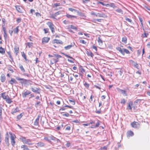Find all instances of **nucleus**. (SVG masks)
I'll return each mask as SVG.
<instances>
[{
  "label": "nucleus",
  "instance_id": "f257e3e1",
  "mask_svg": "<svg viewBox=\"0 0 150 150\" xmlns=\"http://www.w3.org/2000/svg\"><path fill=\"white\" fill-rule=\"evenodd\" d=\"M116 49L120 53H121L123 55H124L125 54V53L127 54H130L129 51L127 49L125 48H121L120 47H116Z\"/></svg>",
  "mask_w": 150,
  "mask_h": 150
},
{
  "label": "nucleus",
  "instance_id": "f03ea898",
  "mask_svg": "<svg viewBox=\"0 0 150 150\" xmlns=\"http://www.w3.org/2000/svg\"><path fill=\"white\" fill-rule=\"evenodd\" d=\"M9 134L10 135L11 143L13 146H14L16 143L15 139L16 138V137L14 134L12 132H9Z\"/></svg>",
  "mask_w": 150,
  "mask_h": 150
},
{
  "label": "nucleus",
  "instance_id": "7ed1b4c3",
  "mask_svg": "<svg viewBox=\"0 0 150 150\" xmlns=\"http://www.w3.org/2000/svg\"><path fill=\"white\" fill-rule=\"evenodd\" d=\"M46 24L50 29L52 33H54L55 32L54 26L52 22L49 21L47 22Z\"/></svg>",
  "mask_w": 150,
  "mask_h": 150
},
{
  "label": "nucleus",
  "instance_id": "20e7f679",
  "mask_svg": "<svg viewBox=\"0 0 150 150\" xmlns=\"http://www.w3.org/2000/svg\"><path fill=\"white\" fill-rule=\"evenodd\" d=\"M31 93V92L30 91L27 90L25 89L22 93V95L23 98H25Z\"/></svg>",
  "mask_w": 150,
  "mask_h": 150
},
{
  "label": "nucleus",
  "instance_id": "39448f33",
  "mask_svg": "<svg viewBox=\"0 0 150 150\" xmlns=\"http://www.w3.org/2000/svg\"><path fill=\"white\" fill-rule=\"evenodd\" d=\"M131 125L132 127L135 128H138L140 126V124L138 122L135 121L131 123Z\"/></svg>",
  "mask_w": 150,
  "mask_h": 150
},
{
  "label": "nucleus",
  "instance_id": "423d86ee",
  "mask_svg": "<svg viewBox=\"0 0 150 150\" xmlns=\"http://www.w3.org/2000/svg\"><path fill=\"white\" fill-rule=\"evenodd\" d=\"M129 62L133 66H134L135 67L137 68L138 69H139V65L136 62L133 61L132 60H129Z\"/></svg>",
  "mask_w": 150,
  "mask_h": 150
},
{
  "label": "nucleus",
  "instance_id": "0eeeda50",
  "mask_svg": "<svg viewBox=\"0 0 150 150\" xmlns=\"http://www.w3.org/2000/svg\"><path fill=\"white\" fill-rule=\"evenodd\" d=\"M31 90L33 92L35 93L38 94L40 93V89L36 87L31 88Z\"/></svg>",
  "mask_w": 150,
  "mask_h": 150
},
{
  "label": "nucleus",
  "instance_id": "6e6552de",
  "mask_svg": "<svg viewBox=\"0 0 150 150\" xmlns=\"http://www.w3.org/2000/svg\"><path fill=\"white\" fill-rule=\"evenodd\" d=\"M40 117V115H38V117L36 119L34 122V125L35 126H38L39 120Z\"/></svg>",
  "mask_w": 150,
  "mask_h": 150
},
{
  "label": "nucleus",
  "instance_id": "1a4fd4ad",
  "mask_svg": "<svg viewBox=\"0 0 150 150\" xmlns=\"http://www.w3.org/2000/svg\"><path fill=\"white\" fill-rule=\"evenodd\" d=\"M50 40V38L44 37L42 39V43L43 44L47 43Z\"/></svg>",
  "mask_w": 150,
  "mask_h": 150
},
{
  "label": "nucleus",
  "instance_id": "9d476101",
  "mask_svg": "<svg viewBox=\"0 0 150 150\" xmlns=\"http://www.w3.org/2000/svg\"><path fill=\"white\" fill-rule=\"evenodd\" d=\"M15 8L16 10L18 12L21 13H23L22 11L23 10V8L21 6H15Z\"/></svg>",
  "mask_w": 150,
  "mask_h": 150
},
{
  "label": "nucleus",
  "instance_id": "9b49d317",
  "mask_svg": "<svg viewBox=\"0 0 150 150\" xmlns=\"http://www.w3.org/2000/svg\"><path fill=\"white\" fill-rule=\"evenodd\" d=\"M49 140H50V141L51 140H53L57 141V142H60V141L58 139H57V138H56V137H54V136H49Z\"/></svg>",
  "mask_w": 150,
  "mask_h": 150
},
{
  "label": "nucleus",
  "instance_id": "f8f14e48",
  "mask_svg": "<svg viewBox=\"0 0 150 150\" xmlns=\"http://www.w3.org/2000/svg\"><path fill=\"white\" fill-rule=\"evenodd\" d=\"M117 89L119 92H121V93L123 95H125V96H127V95L126 93V92L125 90L120 89L119 88H117Z\"/></svg>",
  "mask_w": 150,
  "mask_h": 150
},
{
  "label": "nucleus",
  "instance_id": "ddd939ff",
  "mask_svg": "<svg viewBox=\"0 0 150 150\" xmlns=\"http://www.w3.org/2000/svg\"><path fill=\"white\" fill-rule=\"evenodd\" d=\"M66 16L69 18H70L72 20L74 18H77V16H73L69 15V14H68L67 13L66 15Z\"/></svg>",
  "mask_w": 150,
  "mask_h": 150
},
{
  "label": "nucleus",
  "instance_id": "4468645a",
  "mask_svg": "<svg viewBox=\"0 0 150 150\" xmlns=\"http://www.w3.org/2000/svg\"><path fill=\"white\" fill-rule=\"evenodd\" d=\"M97 122L96 123V125H92V126L91 127V128H96V127H98L100 125V121L99 120H97Z\"/></svg>",
  "mask_w": 150,
  "mask_h": 150
},
{
  "label": "nucleus",
  "instance_id": "2eb2a0df",
  "mask_svg": "<svg viewBox=\"0 0 150 150\" xmlns=\"http://www.w3.org/2000/svg\"><path fill=\"white\" fill-rule=\"evenodd\" d=\"M19 111V109L18 107H17L15 109H13L11 111V113L14 115L15 113L18 112Z\"/></svg>",
  "mask_w": 150,
  "mask_h": 150
},
{
  "label": "nucleus",
  "instance_id": "dca6fc26",
  "mask_svg": "<svg viewBox=\"0 0 150 150\" xmlns=\"http://www.w3.org/2000/svg\"><path fill=\"white\" fill-rule=\"evenodd\" d=\"M8 82L11 85H13L14 83L16 84L17 83V82L16 80L13 78H11V80L8 81Z\"/></svg>",
  "mask_w": 150,
  "mask_h": 150
},
{
  "label": "nucleus",
  "instance_id": "f3484780",
  "mask_svg": "<svg viewBox=\"0 0 150 150\" xmlns=\"http://www.w3.org/2000/svg\"><path fill=\"white\" fill-rule=\"evenodd\" d=\"M0 79L1 82H4L5 81L6 77L4 74H1L0 77Z\"/></svg>",
  "mask_w": 150,
  "mask_h": 150
},
{
  "label": "nucleus",
  "instance_id": "a211bd4d",
  "mask_svg": "<svg viewBox=\"0 0 150 150\" xmlns=\"http://www.w3.org/2000/svg\"><path fill=\"white\" fill-rule=\"evenodd\" d=\"M16 79L17 80L22 81L23 83H26L27 81V80L18 77H16Z\"/></svg>",
  "mask_w": 150,
  "mask_h": 150
},
{
  "label": "nucleus",
  "instance_id": "6ab92c4d",
  "mask_svg": "<svg viewBox=\"0 0 150 150\" xmlns=\"http://www.w3.org/2000/svg\"><path fill=\"white\" fill-rule=\"evenodd\" d=\"M61 13V12L60 11H58L54 14H53L52 15V17L53 18H55V17L57 16V15L60 14Z\"/></svg>",
  "mask_w": 150,
  "mask_h": 150
},
{
  "label": "nucleus",
  "instance_id": "aec40b11",
  "mask_svg": "<svg viewBox=\"0 0 150 150\" xmlns=\"http://www.w3.org/2000/svg\"><path fill=\"white\" fill-rule=\"evenodd\" d=\"M24 143L27 144L29 145H32V143L31 142L30 140L29 139H26Z\"/></svg>",
  "mask_w": 150,
  "mask_h": 150
},
{
  "label": "nucleus",
  "instance_id": "412c9836",
  "mask_svg": "<svg viewBox=\"0 0 150 150\" xmlns=\"http://www.w3.org/2000/svg\"><path fill=\"white\" fill-rule=\"evenodd\" d=\"M7 96L8 97L5 100L8 104H11L12 102V101L11 100L8 95H7Z\"/></svg>",
  "mask_w": 150,
  "mask_h": 150
},
{
  "label": "nucleus",
  "instance_id": "4be33fe9",
  "mask_svg": "<svg viewBox=\"0 0 150 150\" xmlns=\"http://www.w3.org/2000/svg\"><path fill=\"white\" fill-rule=\"evenodd\" d=\"M134 133L131 131H130L127 132V137H129L134 135Z\"/></svg>",
  "mask_w": 150,
  "mask_h": 150
},
{
  "label": "nucleus",
  "instance_id": "5701e85b",
  "mask_svg": "<svg viewBox=\"0 0 150 150\" xmlns=\"http://www.w3.org/2000/svg\"><path fill=\"white\" fill-rule=\"evenodd\" d=\"M54 42L58 44H63V42L60 40L55 39L54 40Z\"/></svg>",
  "mask_w": 150,
  "mask_h": 150
},
{
  "label": "nucleus",
  "instance_id": "b1692460",
  "mask_svg": "<svg viewBox=\"0 0 150 150\" xmlns=\"http://www.w3.org/2000/svg\"><path fill=\"white\" fill-rule=\"evenodd\" d=\"M37 146L38 147H43L45 144L44 143L41 142H38L36 144Z\"/></svg>",
  "mask_w": 150,
  "mask_h": 150
},
{
  "label": "nucleus",
  "instance_id": "393cba45",
  "mask_svg": "<svg viewBox=\"0 0 150 150\" xmlns=\"http://www.w3.org/2000/svg\"><path fill=\"white\" fill-rule=\"evenodd\" d=\"M65 128V130L66 131H70L71 129V127L69 125H65L64 127Z\"/></svg>",
  "mask_w": 150,
  "mask_h": 150
},
{
  "label": "nucleus",
  "instance_id": "a878e982",
  "mask_svg": "<svg viewBox=\"0 0 150 150\" xmlns=\"http://www.w3.org/2000/svg\"><path fill=\"white\" fill-rule=\"evenodd\" d=\"M14 50L15 51V52L16 53V55H17L18 54L19 52H18L19 50V48L16 47L14 48Z\"/></svg>",
  "mask_w": 150,
  "mask_h": 150
},
{
  "label": "nucleus",
  "instance_id": "bb28decb",
  "mask_svg": "<svg viewBox=\"0 0 150 150\" xmlns=\"http://www.w3.org/2000/svg\"><path fill=\"white\" fill-rule=\"evenodd\" d=\"M0 53L2 54H4L5 53V50L4 48L2 47H0Z\"/></svg>",
  "mask_w": 150,
  "mask_h": 150
},
{
  "label": "nucleus",
  "instance_id": "cd10ccee",
  "mask_svg": "<svg viewBox=\"0 0 150 150\" xmlns=\"http://www.w3.org/2000/svg\"><path fill=\"white\" fill-rule=\"evenodd\" d=\"M98 41L99 45H101L103 44V41L100 37H98Z\"/></svg>",
  "mask_w": 150,
  "mask_h": 150
},
{
  "label": "nucleus",
  "instance_id": "c85d7f7f",
  "mask_svg": "<svg viewBox=\"0 0 150 150\" xmlns=\"http://www.w3.org/2000/svg\"><path fill=\"white\" fill-rule=\"evenodd\" d=\"M115 11H117V12L120 13L122 14H123V11L121 9L118 8L116 9L115 10Z\"/></svg>",
  "mask_w": 150,
  "mask_h": 150
},
{
  "label": "nucleus",
  "instance_id": "c756f323",
  "mask_svg": "<svg viewBox=\"0 0 150 150\" xmlns=\"http://www.w3.org/2000/svg\"><path fill=\"white\" fill-rule=\"evenodd\" d=\"M73 46L72 45H69L64 47L65 50H68L70 49Z\"/></svg>",
  "mask_w": 150,
  "mask_h": 150
},
{
  "label": "nucleus",
  "instance_id": "7c9ffc66",
  "mask_svg": "<svg viewBox=\"0 0 150 150\" xmlns=\"http://www.w3.org/2000/svg\"><path fill=\"white\" fill-rule=\"evenodd\" d=\"M19 26H18L16 28L13 29V32L15 33H17L19 31Z\"/></svg>",
  "mask_w": 150,
  "mask_h": 150
},
{
  "label": "nucleus",
  "instance_id": "2f4dec72",
  "mask_svg": "<svg viewBox=\"0 0 150 150\" xmlns=\"http://www.w3.org/2000/svg\"><path fill=\"white\" fill-rule=\"evenodd\" d=\"M21 148H23V150H30L27 146L25 145H22L21 146Z\"/></svg>",
  "mask_w": 150,
  "mask_h": 150
},
{
  "label": "nucleus",
  "instance_id": "473e14b6",
  "mask_svg": "<svg viewBox=\"0 0 150 150\" xmlns=\"http://www.w3.org/2000/svg\"><path fill=\"white\" fill-rule=\"evenodd\" d=\"M70 28L77 30L78 29L77 27L74 26L73 25H71L70 26Z\"/></svg>",
  "mask_w": 150,
  "mask_h": 150
},
{
  "label": "nucleus",
  "instance_id": "72a5a7b5",
  "mask_svg": "<svg viewBox=\"0 0 150 150\" xmlns=\"http://www.w3.org/2000/svg\"><path fill=\"white\" fill-rule=\"evenodd\" d=\"M60 5H61V4H60V3H54V4L53 5V8L57 7V6H60Z\"/></svg>",
  "mask_w": 150,
  "mask_h": 150
},
{
  "label": "nucleus",
  "instance_id": "f704fd0d",
  "mask_svg": "<svg viewBox=\"0 0 150 150\" xmlns=\"http://www.w3.org/2000/svg\"><path fill=\"white\" fill-rule=\"evenodd\" d=\"M23 114L21 113L19 115H18L16 117V118L17 120H19L22 117V116L23 115Z\"/></svg>",
  "mask_w": 150,
  "mask_h": 150
},
{
  "label": "nucleus",
  "instance_id": "c9c22d12",
  "mask_svg": "<svg viewBox=\"0 0 150 150\" xmlns=\"http://www.w3.org/2000/svg\"><path fill=\"white\" fill-rule=\"evenodd\" d=\"M132 105V103L130 102L128 103V108L129 109L131 110L132 109L131 105Z\"/></svg>",
  "mask_w": 150,
  "mask_h": 150
},
{
  "label": "nucleus",
  "instance_id": "e433bc0d",
  "mask_svg": "<svg viewBox=\"0 0 150 150\" xmlns=\"http://www.w3.org/2000/svg\"><path fill=\"white\" fill-rule=\"evenodd\" d=\"M22 56V57L24 59L25 61H27V59L25 54L24 52H21Z\"/></svg>",
  "mask_w": 150,
  "mask_h": 150
},
{
  "label": "nucleus",
  "instance_id": "4c0bfd02",
  "mask_svg": "<svg viewBox=\"0 0 150 150\" xmlns=\"http://www.w3.org/2000/svg\"><path fill=\"white\" fill-rule=\"evenodd\" d=\"M5 93H1V97L3 98L4 99H5V100L7 98V96H5L4 95V94H5Z\"/></svg>",
  "mask_w": 150,
  "mask_h": 150
},
{
  "label": "nucleus",
  "instance_id": "58836bf2",
  "mask_svg": "<svg viewBox=\"0 0 150 150\" xmlns=\"http://www.w3.org/2000/svg\"><path fill=\"white\" fill-rule=\"evenodd\" d=\"M19 139L24 143L26 139L24 137H21L19 138Z\"/></svg>",
  "mask_w": 150,
  "mask_h": 150
},
{
  "label": "nucleus",
  "instance_id": "ea45409f",
  "mask_svg": "<svg viewBox=\"0 0 150 150\" xmlns=\"http://www.w3.org/2000/svg\"><path fill=\"white\" fill-rule=\"evenodd\" d=\"M83 85L84 86L87 88H88L89 86V84L88 83L86 82H85L84 84Z\"/></svg>",
  "mask_w": 150,
  "mask_h": 150
},
{
  "label": "nucleus",
  "instance_id": "a19ab883",
  "mask_svg": "<svg viewBox=\"0 0 150 150\" xmlns=\"http://www.w3.org/2000/svg\"><path fill=\"white\" fill-rule=\"evenodd\" d=\"M144 8L145 9H147L149 11H150V7L147 6H144Z\"/></svg>",
  "mask_w": 150,
  "mask_h": 150
},
{
  "label": "nucleus",
  "instance_id": "79ce46f5",
  "mask_svg": "<svg viewBox=\"0 0 150 150\" xmlns=\"http://www.w3.org/2000/svg\"><path fill=\"white\" fill-rule=\"evenodd\" d=\"M87 54L89 56H90L91 57H93L94 56V54L91 52H88Z\"/></svg>",
  "mask_w": 150,
  "mask_h": 150
},
{
  "label": "nucleus",
  "instance_id": "37998d69",
  "mask_svg": "<svg viewBox=\"0 0 150 150\" xmlns=\"http://www.w3.org/2000/svg\"><path fill=\"white\" fill-rule=\"evenodd\" d=\"M126 100L124 98L121 99L120 103L122 104H125Z\"/></svg>",
  "mask_w": 150,
  "mask_h": 150
},
{
  "label": "nucleus",
  "instance_id": "c03bdc74",
  "mask_svg": "<svg viewBox=\"0 0 150 150\" xmlns=\"http://www.w3.org/2000/svg\"><path fill=\"white\" fill-rule=\"evenodd\" d=\"M110 6L115 8L116 7V6L115 5V4L113 3H111L110 4Z\"/></svg>",
  "mask_w": 150,
  "mask_h": 150
},
{
  "label": "nucleus",
  "instance_id": "a18cd8bd",
  "mask_svg": "<svg viewBox=\"0 0 150 150\" xmlns=\"http://www.w3.org/2000/svg\"><path fill=\"white\" fill-rule=\"evenodd\" d=\"M108 146H105L103 147L100 148V150H107Z\"/></svg>",
  "mask_w": 150,
  "mask_h": 150
},
{
  "label": "nucleus",
  "instance_id": "49530a36",
  "mask_svg": "<svg viewBox=\"0 0 150 150\" xmlns=\"http://www.w3.org/2000/svg\"><path fill=\"white\" fill-rule=\"evenodd\" d=\"M19 68L23 72H25V71L24 68H23V66L22 65H20L19 67Z\"/></svg>",
  "mask_w": 150,
  "mask_h": 150
},
{
  "label": "nucleus",
  "instance_id": "de8ad7c7",
  "mask_svg": "<svg viewBox=\"0 0 150 150\" xmlns=\"http://www.w3.org/2000/svg\"><path fill=\"white\" fill-rule=\"evenodd\" d=\"M52 60L55 63H56L58 61V59L57 58H53Z\"/></svg>",
  "mask_w": 150,
  "mask_h": 150
},
{
  "label": "nucleus",
  "instance_id": "09e8293b",
  "mask_svg": "<svg viewBox=\"0 0 150 150\" xmlns=\"http://www.w3.org/2000/svg\"><path fill=\"white\" fill-rule=\"evenodd\" d=\"M127 40V38L125 37H124L122 38V41L124 42L125 43H126V42Z\"/></svg>",
  "mask_w": 150,
  "mask_h": 150
},
{
  "label": "nucleus",
  "instance_id": "8fccbe9b",
  "mask_svg": "<svg viewBox=\"0 0 150 150\" xmlns=\"http://www.w3.org/2000/svg\"><path fill=\"white\" fill-rule=\"evenodd\" d=\"M33 45V43L32 42H28L27 43V45L29 48L31 47Z\"/></svg>",
  "mask_w": 150,
  "mask_h": 150
},
{
  "label": "nucleus",
  "instance_id": "3c124183",
  "mask_svg": "<svg viewBox=\"0 0 150 150\" xmlns=\"http://www.w3.org/2000/svg\"><path fill=\"white\" fill-rule=\"evenodd\" d=\"M125 19L126 21H127L129 22L130 23H132V21L131 19H130L127 18V17H125Z\"/></svg>",
  "mask_w": 150,
  "mask_h": 150
},
{
  "label": "nucleus",
  "instance_id": "603ef678",
  "mask_svg": "<svg viewBox=\"0 0 150 150\" xmlns=\"http://www.w3.org/2000/svg\"><path fill=\"white\" fill-rule=\"evenodd\" d=\"M44 31L45 32V34L49 32V29L48 28H44L43 29Z\"/></svg>",
  "mask_w": 150,
  "mask_h": 150
},
{
  "label": "nucleus",
  "instance_id": "864d4df0",
  "mask_svg": "<svg viewBox=\"0 0 150 150\" xmlns=\"http://www.w3.org/2000/svg\"><path fill=\"white\" fill-rule=\"evenodd\" d=\"M148 35V33H144L142 35V36L143 38H145Z\"/></svg>",
  "mask_w": 150,
  "mask_h": 150
},
{
  "label": "nucleus",
  "instance_id": "5fc2aeb1",
  "mask_svg": "<svg viewBox=\"0 0 150 150\" xmlns=\"http://www.w3.org/2000/svg\"><path fill=\"white\" fill-rule=\"evenodd\" d=\"M94 86L96 88L99 89H100L101 88L100 87V85L99 84H98L97 85H94Z\"/></svg>",
  "mask_w": 150,
  "mask_h": 150
},
{
  "label": "nucleus",
  "instance_id": "6e6d98bb",
  "mask_svg": "<svg viewBox=\"0 0 150 150\" xmlns=\"http://www.w3.org/2000/svg\"><path fill=\"white\" fill-rule=\"evenodd\" d=\"M80 42L81 43H83V44H86V42H85L84 40H80Z\"/></svg>",
  "mask_w": 150,
  "mask_h": 150
},
{
  "label": "nucleus",
  "instance_id": "4d7b16f0",
  "mask_svg": "<svg viewBox=\"0 0 150 150\" xmlns=\"http://www.w3.org/2000/svg\"><path fill=\"white\" fill-rule=\"evenodd\" d=\"M12 67L11 66H10L8 68V69L10 71H11V73H13V70L11 69V67Z\"/></svg>",
  "mask_w": 150,
  "mask_h": 150
},
{
  "label": "nucleus",
  "instance_id": "13d9d810",
  "mask_svg": "<svg viewBox=\"0 0 150 150\" xmlns=\"http://www.w3.org/2000/svg\"><path fill=\"white\" fill-rule=\"evenodd\" d=\"M2 108L0 107V118H1L2 116Z\"/></svg>",
  "mask_w": 150,
  "mask_h": 150
},
{
  "label": "nucleus",
  "instance_id": "bf43d9fd",
  "mask_svg": "<svg viewBox=\"0 0 150 150\" xmlns=\"http://www.w3.org/2000/svg\"><path fill=\"white\" fill-rule=\"evenodd\" d=\"M69 115L68 113H66L64 114H62V115L63 116H65L66 117H68L69 116Z\"/></svg>",
  "mask_w": 150,
  "mask_h": 150
},
{
  "label": "nucleus",
  "instance_id": "052dcab7",
  "mask_svg": "<svg viewBox=\"0 0 150 150\" xmlns=\"http://www.w3.org/2000/svg\"><path fill=\"white\" fill-rule=\"evenodd\" d=\"M69 102L72 103H72V105H74L75 104V101L74 100H69Z\"/></svg>",
  "mask_w": 150,
  "mask_h": 150
},
{
  "label": "nucleus",
  "instance_id": "680f3d73",
  "mask_svg": "<svg viewBox=\"0 0 150 150\" xmlns=\"http://www.w3.org/2000/svg\"><path fill=\"white\" fill-rule=\"evenodd\" d=\"M101 20L102 19H95L94 20V21H97L98 22H101Z\"/></svg>",
  "mask_w": 150,
  "mask_h": 150
},
{
  "label": "nucleus",
  "instance_id": "e2e57ef3",
  "mask_svg": "<svg viewBox=\"0 0 150 150\" xmlns=\"http://www.w3.org/2000/svg\"><path fill=\"white\" fill-rule=\"evenodd\" d=\"M68 9L69 10L71 11H76V9H73L72 8H69Z\"/></svg>",
  "mask_w": 150,
  "mask_h": 150
},
{
  "label": "nucleus",
  "instance_id": "0e129e2a",
  "mask_svg": "<svg viewBox=\"0 0 150 150\" xmlns=\"http://www.w3.org/2000/svg\"><path fill=\"white\" fill-rule=\"evenodd\" d=\"M21 18H18L16 20V21L18 23H20L21 22Z\"/></svg>",
  "mask_w": 150,
  "mask_h": 150
},
{
  "label": "nucleus",
  "instance_id": "69168bd1",
  "mask_svg": "<svg viewBox=\"0 0 150 150\" xmlns=\"http://www.w3.org/2000/svg\"><path fill=\"white\" fill-rule=\"evenodd\" d=\"M40 101H38L37 103L35 104V106L37 107L38 105L40 103Z\"/></svg>",
  "mask_w": 150,
  "mask_h": 150
},
{
  "label": "nucleus",
  "instance_id": "338daca9",
  "mask_svg": "<svg viewBox=\"0 0 150 150\" xmlns=\"http://www.w3.org/2000/svg\"><path fill=\"white\" fill-rule=\"evenodd\" d=\"M54 55L58 59V58L61 57V56L59 55L55 54Z\"/></svg>",
  "mask_w": 150,
  "mask_h": 150
},
{
  "label": "nucleus",
  "instance_id": "774afa93",
  "mask_svg": "<svg viewBox=\"0 0 150 150\" xmlns=\"http://www.w3.org/2000/svg\"><path fill=\"white\" fill-rule=\"evenodd\" d=\"M44 139L45 140H46L47 141H48L49 142L50 141V140H49V136L48 137H45L44 138Z\"/></svg>",
  "mask_w": 150,
  "mask_h": 150
}]
</instances>
